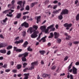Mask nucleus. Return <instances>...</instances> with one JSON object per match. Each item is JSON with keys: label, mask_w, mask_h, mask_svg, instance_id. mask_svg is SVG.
<instances>
[{"label": "nucleus", "mask_w": 79, "mask_h": 79, "mask_svg": "<svg viewBox=\"0 0 79 79\" xmlns=\"http://www.w3.org/2000/svg\"><path fill=\"white\" fill-rule=\"evenodd\" d=\"M39 33V31H34L32 34H31V37L32 38V39L36 38V37L38 36V35L37 34Z\"/></svg>", "instance_id": "obj_1"}, {"label": "nucleus", "mask_w": 79, "mask_h": 79, "mask_svg": "<svg viewBox=\"0 0 79 79\" xmlns=\"http://www.w3.org/2000/svg\"><path fill=\"white\" fill-rule=\"evenodd\" d=\"M72 25H73L71 23L68 24V23H65L63 25V26L65 27H66V29L67 30H69V28L72 26Z\"/></svg>", "instance_id": "obj_2"}, {"label": "nucleus", "mask_w": 79, "mask_h": 79, "mask_svg": "<svg viewBox=\"0 0 79 79\" xmlns=\"http://www.w3.org/2000/svg\"><path fill=\"white\" fill-rule=\"evenodd\" d=\"M69 13V10L66 9H63L60 13V15H68Z\"/></svg>", "instance_id": "obj_3"}, {"label": "nucleus", "mask_w": 79, "mask_h": 79, "mask_svg": "<svg viewBox=\"0 0 79 79\" xmlns=\"http://www.w3.org/2000/svg\"><path fill=\"white\" fill-rule=\"evenodd\" d=\"M31 68H30V70H32V69H34V66L35 65L37 64V62L35 61L31 63Z\"/></svg>", "instance_id": "obj_4"}, {"label": "nucleus", "mask_w": 79, "mask_h": 79, "mask_svg": "<svg viewBox=\"0 0 79 79\" xmlns=\"http://www.w3.org/2000/svg\"><path fill=\"white\" fill-rule=\"evenodd\" d=\"M21 26L22 27L24 26L26 28L29 27V24L28 23H26V22H24L23 23L21 24Z\"/></svg>", "instance_id": "obj_5"}, {"label": "nucleus", "mask_w": 79, "mask_h": 79, "mask_svg": "<svg viewBox=\"0 0 79 79\" xmlns=\"http://www.w3.org/2000/svg\"><path fill=\"white\" fill-rule=\"evenodd\" d=\"M7 44L5 43H1L0 44V48H3L7 47Z\"/></svg>", "instance_id": "obj_6"}, {"label": "nucleus", "mask_w": 79, "mask_h": 79, "mask_svg": "<svg viewBox=\"0 0 79 79\" xmlns=\"http://www.w3.org/2000/svg\"><path fill=\"white\" fill-rule=\"evenodd\" d=\"M77 69H76L74 66L73 67V72L74 74H76L77 73Z\"/></svg>", "instance_id": "obj_7"}, {"label": "nucleus", "mask_w": 79, "mask_h": 79, "mask_svg": "<svg viewBox=\"0 0 79 79\" xmlns=\"http://www.w3.org/2000/svg\"><path fill=\"white\" fill-rule=\"evenodd\" d=\"M54 35L55 39H58V37L60 36V34L59 33H57L56 32H54Z\"/></svg>", "instance_id": "obj_8"}, {"label": "nucleus", "mask_w": 79, "mask_h": 79, "mask_svg": "<svg viewBox=\"0 0 79 79\" xmlns=\"http://www.w3.org/2000/svg\"><path fill=\"white\" fill-rule=\"evenodd\" d=\"M53 27V25H51L50 26L48 27V29H51L52 31H55V28L54 27Z\"/></svg>", "instance_id": "obj_9"}, {"label": "nucleus", "mask_w": 79, "mask_h": 79, "mask_svg": "<svg viewBox=\"0 0 79 79\" xmlns=\"http://www.w3.org/2000/svg\"><path fill=\"white\" fill-rule=\"evenodd\" d=\"M61 11V9H58L57 10L53 11V14H58V13H59Z\"/></svg>", "instance_id": "obj_10"}, {"label": "nucleus", "mask_w": 79, "mask_h": 79, "mask_svg": "<svg viewBox=\"0 0 79 79\" xmlns=\"http://www.w3.org/2000/svg\"><path fill=\"white\" fill-rule=\"evenodd\" d=\"M28 44L29 43H28V42L27 41H26L23 43V45L22 46L23 47L26 48Z\"/></svg>", "instance_id": "obj_11"}, {"label": "nucleus", "mask_w": 79, "mask_h": 79, "mask_svg": "<svg viewBox=\"0 0 79 79\" xmlns=\"http://www.w3.org/2000/svg\"><path fill=\"white\" fill-rule=\"evenodd\" d=\"M47 38V36H45L42 37L41 38V40H42V42L44 43V42H46V39Z\"/></svg>", "instance_id": "obj_12"}, {"label": "nucleus", "mask_w": 79, "mask_h": 79, "mask_svg": "<svg viewBox=\"0 0 79 79\" xmlns=\"http://www.w3.org/2000/svg\"><path fill=\"white\" fill-rule=\"evenodd\" d=\"M29 75V74L28 73H25L24 74V76H25V77H24L23 79H27L28 78V76Z\"/></svg>", "instance_id": "obj_13"}, {"label": "nucleus", "mask_w": 79, "mask_h": 79, "mask_svg": "<svg viewBox=\"0 0 79 79\" xmlns=\"http://www.w3.org/2000/svg\"><path fill=\"white\" fill-rule=\"evenodd\" d=\"M29 29L30 31V32L31 33H32L33 32H35V31H34V30H33V28L32 27H30L29 28Z\"/></svg>", "instance_id": "obj_14"}, {"label": "nucleus", "mask_w": 79, "mask_h": 79, "mask_svg": "<svg viewBox=\"0 0 79 79\" xmlns=\"http://www.w3.org/2000/svg\"><path fill=\"white\" fill-rule=\"evenodd\" d=\"M22 3H23V1H20L18 2H17L18 5H19L20 7H22Z\"/></svg>", "instance_id": "obj_15"}, {"label": "nucleus", "mask_w": 79, "mask_h": 79, "mask_svg": "<svg viewBox=\"0 0 79 79\" xmlns=\"http://www.w3.org/2000/svg\"><path fill=\"white\" fill-rule=\"evenodd\" d=\"M36 4H37V2H35L32 3L31 5V8H32L34 6H35V5H36Z\"/></svg>", "instance_id": "obj_16"}, {"label": "nucleus", "mask_w": 79, "mask_h": 79, "mask_svg": "<svg viewBox=\"0 0 79 79\" xmlns=\"http://www.w3.org/2000/svg\"><path fill=\"white\" fill-rule=\"evenodd\" d=\"M40 29L41 30H42V31H43H43H45V29H46V26H41L40 27Z\"/></svg>", "instance_id": "obj_17"}, {"label": "nucleus", "mask_w": 79, "mask_h": 79, "mask_svg": "<svg viewBox=\"0 0 79 79\" xmlns=\"http://www.w3.org/2000/svg\"><path fill=\"white\" fill-rule=\"evenodd\" d=\"M41 18V16H39L37 17V18L36 19L37 23H39V21H40V19Z\"/></svg>", "instance_id": "obj_18"}, {"label": "nucleus", "mask_w": 79, "mask_h": 79, "mask_svg": "<svg viewBox=\"0 0 79 79\" xmlns=\"http://www.w3.org/2000/svg\"><path fill=\"white\" fill-rule=\"evenodd\" d=\"M21 15L22 14L21 13L18 14L16 15L17 18H18V19H19V18H21Z\"/></svg>", "instance_id": "obj_19"}, {"label": "nucleus", "mask_w": 79, "mask_h": 79, "mask_svg": "<svg viewBox=\"0 0 79 79\" xmlns=\"http://www.w3.org/2000/svg\"><path fill=\"white\" fill-rule=\"evenodd\" d=\"M39 52L41 54V55H44V54L45 53V51L44 50L40 51H39Z\"/></svg>", "instance_id": "obj_20"}, {"label": "nucleus", "mask_w": 79, "mask_h": 79, "mask_svg": "<svg viewBox=\"0 0 79 79\" xmlns=\"http://www.w3.org/2000/svg\"><path fill=\"white\" fill-rule=\"evenodd\" d=\"M12 5L10 4H8L7 6V7L9 8H10V9H14V7Z\"/></svg>", "instance_id": "obj_21"}, {"label": "nucleus", "mask_w": 79, "mask_h": 79, "mask_svg": "<svg viewBox=\"0 0 79 79\" xmlns=\"http://www.w3.org/2000/svg\"><path fill=\"white\" fill-rule=\"evenodd\" d=\"M33 29H35V30H34V31H35H35H36V30H37L38 28V27H37L36 25H34L33 26Z\"/></svg>", "instance_id": "obj_22"}, {"label": "nucleus", "mask_w": 79, "mask_h": 79, "mask_svg": "<svg viewBox=\"0 0 79 79\" xmlns=\"http://www.w3.org/2000/svg\"><path fill=\"white\" fill-rule=\"evenodd\" d=\"M29 53L28 52H25V53H23V56L24 57H26V56H28V54Z\"/></svg>", "instance_id": "obj_23"}, {"label": "nucleus", "mask_w": 79, "mask_h": 79, "mask_svg": "<svg viewBox=\"0 0 79 79\" xmlns=\"http://www.w3.org/2000/svg\"><path fill=\"white\" fill-rule=\"evenodd\" d=\"M42 76L43 77L45 78L47 77H48V76H49V75L44 73L43 74Z\"/></svg>", "instance_id": "obj_24"}, {"label": "nucleus", "mask_w": 79, "mask_h": 79, "mask_svg": "<svg viewBox=\"0 0 79 79\" xmlns=\"http://www.w3.org/2000/svg\"><path fill=\"white\" fill-rule=\"evenodd\" d=\"M22 67V65H21L20 64H19L17 65V68L18 69H21Z\"/></svg>", "instance_id": "obj_25"}, {"label": "nucleus", "mask_w": 79, "mask_h": 79, "mask_svg": "<svg viewBox=\"0 0 79 79\" xmlns=\"http://www.w3.org/2000/svg\"><path fill=\"white\" fill-rule=\"evenodd\" d=\"M58 18L60 20H61L63 19V15H61L58 16Z\"/></svg>", "instance_id": "obj_26"}, {"label": "nucleus", "mask_w": 79, "mask_h": 79, "mask_svg": "<svg viewBox=\"0 0 79 79\" xmlns=\"http://www.w3.org/2000/svg\"><path fill=\"white\" fill-rule=\"evenodd\" d=\"M0 52L1 53H6V51L5 50H0Z\"/></svg>", "instance_id": "obj_27"}, {"label": "nucleus", "mask_w": 79, "mask_h": 79, "mask_svg": "<svg viewBox=\"0 0 79 79\" xmlns=\"http://www.w3.org/2000/svg\"><path fill=\"white\" fill-rule=\"evenodd\" d=\"M50 36H49L48 37V38H52L53 37V33L51 32L50 33Z\"/></svg>", "instance_id": "obj_28"}, {"label": "nucleus", "mask_w": 79, "mask_h": 79, "mask_svg": "<svg viewBox=\"0 0 79 79\" xmlns=\"http://www.w3.org/2000/svg\"><path fill=\"white\" fill-rule=\"evenodd\" d=\"M30 68H26L24 69H23V71L24 72V73H25V72H26L27 70H30Z\"/></svg>", "instance_id": "obj_29"}, {"label": "nucleus", "mask_w": 79, "mask_h": 79, "mask_svg": "<svg viewBox=\"0 0 79 79\" xmlns=\"http://www.w3.org/2000/svg\"><path fill=\"white\" fill-rule=\"evenodd\" d=\"M13 48V47L11 45H9L8 47H7L6 49L7 50H10V49H11Z\"/></svg>", "instance_id": "obj_30"}, {"label": "nucleus", "mask_w": 79, "mask_h": 79, "mask_svg": "<svg viewBox=\"0 0 79 79\" xmlns=\"http://www.w3.org/2000/svg\"><path fill=\"white\" fill-rule=\"evenodd\" d=\"M27 50L29 52H32V49L31 48V47L30 46H29L27 48Z\"/></svg>", "instance_id": "obj_31"}, {"label": "nucleus", "mask_w": 79, "mask_h": 79, "mask_svg": "<svg viewBox=\"0 0 79 79\" xmlns=\"http://www.w3.org/2000/svg\"><path fill=\"white\" fill-rule=\"evenodd\" d=\"M22 61H26V58L25 57H23L22 58Z\"/></svg>", "instance_id": "obj_32"}, {"label": "nucleus", "mask_w": 79, "mask_h": 79, "mask_svg": "<svg viewBox=\"0 0 79 79\" xmlns=\"http://www.w3.org/2000/svg\"><path fill=\"white\" fill-rule=\"evenodd\" d=\"M23 51V49H17L16 52H21Z\"/></svg>", "instance_id": "obj_33"}, {"label": "nucleus", "mask_w": 79, "mask_h": 79, "mask_svg": "<svg viewBox=\"0 0 79 79\" xmlns=\"http://www.w3.org/2000/svg\"><path fill=\"white\" fill-rule=\"evenodd\" d=\"M76 18V21H78L79 20V14H77Z\"/></svg>", "instance_id": "obj_34"}, {"label": "nucleus", "mask_w": 79, "mask_h": 79, "mask_svg": "<svg viewBox=\"0 0 79 79\" xmlns=\"http://www.w3.org/2000/svg\"><path fill=\"white\" fill-rule=\"evenodd\" d=\"M25 10H27V11H29L30 10L29 6H27L25 8Z\"/></svg>", "instance_id": "obj_35"}, {"label": "nucleus", "mask_w": 79, "mask_h": 79, "mask_svg": "<svg viewBox=\"0 0 79 79\" xmlns=\"http://www.w3.org/2000/svg\"><path fill=\"white\" fill-rule=\"evenodd\" d=\"M7 20H8V18H6L4 19L2 21H3L4 23H6V21H7Z\"/></svg>", "instance_id": "obj_36"}, {"label": "nucleus", "mask_w": 79, "mask_h": 79, "mask_svg": "<svg viewBox=\"0 0 79 79\" xmlns=\"http://www.w3.org/2000/svg\"><path fill=\"white\" fill-rule=\"evenodd\" d=\"M8 11H9L8 10H5L2 12V13H3V14H6V13H8Z\"/></svg>", "instance_id": "obj_37"}, {"label": "nucleus", "mask_w": 79, "mask_h": 79, "mask_svg": "<svg viewBox=\"0 0 79 79\" xmlns=\"http://www.w3.org/2000/svg\"><path fill=\"white\" fill-rule=\"evenodd\" d=\"M61 41V40L60 39H57V42L58 44H60V42Z\"/></svg>", "instance_id": "obj_38"}, {"label": "nucleus", "mask_w": 79, "mask_h": 79, "mask_svg": "<svg viewBox=\"0 0 79 79\" xmlns=\"http://www.w3.org/2000/svg\"><path fill=\"white\" fill-rule=\"evenodd\" d=\"M73 63L72 62L69 65V66L68 70H69V69H70L71 68V66H72V64H73Z\"/></svg>", "instance_id": "obj_39"}, {"label": "nucleus", "mask_w": 79, "mask_h": 79, "mask_svg": "<svg viewBox=\"0 0 79 79\" xmlns=\"http://www.w3.org/2000/svg\"><path fill=\"white\" fill-rule=\"evenodd\" d=\"M26 65H27V64L26 62L24 63L23 64V68H26Z\"/></svg>", "instance_id": "obj_40"}, {"label": "nucleus", "mask_w": 79, "mask_h": 79, "mask_svg": "<svg viewBox=\"0 0 79 79\" xmlns=\"http://www.w3.org/2000/svg\"><path fill=\"white\" fill-rule=\"evenodd\" d=\"M26 31H23V32H22V34H23L22 35L23 37H25L26 36Z\"/></svg>", "instance_id": "obj_41"}, {"label": "nucleus", "mask_w": 79, "mask_h": 79, "mask_svg": "<svg viewBox=\"0 0 79 79\" xmlns=\"http://www.w3.org/2000/svg\"><path fill=\"white\" fill-rule=\"evenodd\" d=\"M56 66L55 65H54L51 68V69H52V70H54L56 69Z\"/></svg>", "instance_id": "obj_42"}, {"label": "nucleus", "mask_w": 79, "mask_h": 79, "mask_svg": "<svg viewBox=\"0 0 79 79\" xmlns=\"http://www.w3.org/2000/svg\"><path fill=\"white\" fill-rule=\"evenodd\" d=\"M12 5H14L15 3V0H13L11 2Z\"/></svg>", "instance_id": "obj_43"}, {"label": "nucleus", "mask_w": 79, "mask_h": 79, "mask_svg": "<svg viewBox=\"0 0 79 79\" xmlns=\"http://www.w3.org/2000/svg\"><path fill=\"white\" fill-rule=\"evenodd\" d=\"M73 44H75V45L76 44H79V41H73Z\"/></svg>", "instance_id": "obj_44"}, {"label": "nucleus", "mask_w": 79, "mask_h": 79, "mask_svg": "<svg viewBox=\"0 0 79 79\" xmlns=\"http://www.w3.org/2000/svg\"><path fill=\"white\" fill-rule=\"evenodd\" d=\"M68 37H66L65 38L66 40H69L70 38H71V37L70 36H68Z\"/></svg>", "instance_id": "obj_45"}, {"label": "nucleus", "mask_w": 79, "mask_h": 79, "mask_svg": "<svg viewBox=\"0 0 79 79\" xmlns=\"http://www.w3.org/2000/svg\"><path fill=\"white\" fill-rule=\"evenodd\" d=\"M11 54V51H8L6 53V54L7 55H10Z\"/></svg>", "instance_id": "obj_46"}, {"label": "nucleus", "mask_w": 79, "mask_h": 79, "mask_svg": "<svg viewBox=\"0 0 79 79\" xmlns=\"http://www.w3.org/2000/svg\"><path fill=\"white\" fill-rule=\"evenodd\" d=\"M7 66V64H5L3 66H2V68H6Z\"/></svg>", "instance_id": "obj_47"}, {"label": "nucleus", "mask_w": 79, "mask_h": 79, "mask_svg": "<svg viewBox=\"0 0 79 79\" xmlns=\"http://www.w3.org/2000/svg\"><path fill=\"white\" fill-rule=\"evenodd\" d=\"M14 44H18L19 43V41H16L15 42H14Z\"/></svg>", "instance_id": "obj_48"}, {"label": "nucleus", "mask_w": 79, "mask_h": 79, "mask_svg": "<svg viewBox=\"0 0 79 79\" xmlns=\"http://www.w3.org/2000/svg\"><path fill=\"white\" fill-rule=\"evenodd\" d=\"M10 71H11V70L10 69H6L5 70V72H6V73H9Z\"/></svg>", "instance_id": "obj_49"}, {"label": "nucleus", "mask_w": 79, "mask_h": 79, "mask_svg": "<svg viewBox=\"0 0 79 79\" xmlns=\"http://www.w3.org/2000/svg\"><path fill=\"white\" fill-rule=\"evenodd\" d=\"M68 56H66L65 57V58L64 59V61H66V60H68Z\"/></svg>", "instance_id": "obj_50"}, {"label": "nucleus", "mask_w": 79, "mask_h": 79, "mask_svg": "<svg viewBox=\"0 0 79 79\" xmlns=\"http://www.w3.org/2000/svg\"><path fill=\"white\" fill-rule=\"evenodd\" d=\"M18 57H19V58H20L21 57H23V55L22 54H19L18 56Z\"/></svg>", "instance_id": "obj_51"}, {"label": "nucleus", "mask_w": 79, "mask_h": 79, "mask_svg": "<svg viewBox=\"0 0 79 79\" xmlns=\"http://www.w3.org/2000/svg\"><path fill=\"white\" fill-rule=\"evenodd\" d=\"M12 72H13L14 73H17V70L15 69H14L12 71Z\"/></svg>", "instance_id": "obj_52"}, {"label": "nucleus", "mask_w": 79, "mask_h": 79, "mask_svg": "<svg viewBox=\"0 0 79 79\" xmlns=\"http://www.w3.org/2000/svg\"><path fill=\"white\" fill-rule=\"evenodd\" d=\"M0 38H1V39H4V37H3V35L2 34L0 35Z\"/></svg>", "instance_id": "obj_53"}, {"label": "nucleus", "mask_w": 79, "mask_h": 79, "mask_svg": "<svg viewBox=\"0 0 79 79\" xmlns=\"http://www.w3.org/2000/svg\"><path fill=\"white\" fill-rule=\"evenodd\" d=\"M28 13H29V12L28 11L25 12L23 13V15H26V14H28Z\"/></svg>", "instance_id": "obj_54"}, {"label": "nucleus", "mask_w": 79, "mask_h": 79, "mask_svg": "<svg viewBox=\"0 0 79 79\" xmlns=\"http://www.w3.org/2000/svg\"><path fill=\"white\" fill-rule=\"evenodd\" d=\"M48 8H52L53 6H52L51 5H49L48 6Z\"/></svg>", "instance_id": "obj_55"}, {"label": "nucleus", "mask_w": 79, "mask_h": 79, "mask_svg": "<svg viewBox=\"0 0 79 79\" xmlns=\"http://www.w3.org/2000/svg\"><path fill=\"white\" fill-rule=\"evenodd\" d=\"M14 62L12 61L10 62V64L11 65H12V66H13L14 65Z\"/></svg>", "instance_id": "obj_56"}, {"label": "nucleus", "mask_w": 79, "mask_h": 79, "mask_svg": "<svg viewBox=\"0 0 79 79\" xmlns=\"http://www.w3.org/2000/svg\"><path fill=\"white\" fill-rule=\"evenodd\" d=\"M59 69H60V67H58V68L56 70V73H59L60 71H59Z\"/></svg>", "instance_id": "obj_57"}, {"label": "nucleus", "mask_w": 79, "mask_h": 79, "mask_svg": "<svg viewBox=\"0 0 79 79\" xmlns=\"http://www.w3.org/2000/svg\"><path fill=\"white\" fill-rule=\"evenodd\" d=\"M22 3H23V7H24V5H25V3H26V1H24L23 2H22Z\"/></svg>", "instance_id": "obj_58"}, {"label": "nucleus", "mask_w": 79, "mask_h": 79, "mask_svg": "<svg viewBox=\"0 0 79 79\" xmlns=\"http://www.w3.org/2000/svg\"><path fill=\"white\" fill-rule=\"evenodd\" d=\"M57 6H58L57 5L54 6L53 7V9H56L57 8Z\"/></svg>", "instance_id": "obj_59"}, {"label": "nucleus", "mask_w": 79, "mask_h": 79, "mask_svg": "<svg viewBox=\"0 0 79 79\" xmlns=\"http://www.w3.org/2000/svg\"><path fill=\"white\" fill-rule=\"evenodd\" d=\"M19 43L20 44V43H23V42H24V40H23L22 39L21 40H20V41H19Z\"/></svg>", "instance_id": "obj_60"}, {"label": "nucleus", "mask_w": 79, "mask_h": 79, "mask_svg": "<svg viewBox=\"0 0 79 79\" xmlns=\"http://www.w3.org/2000/svg\"><path fill=\"white\" fill-rule=\"evenodd\" d=\"M68 45H69V47H71V46H72V43L69 42L68 44Z\"/></svg>", "instance_id": "obj_61"}, {"label": "nucleus", "mask_w": 79, "mask_h": 79, "mask_svg": "<svg viewBox=\"0 0 79 79\" xmlns=\"http://www.w3.org/2000/svg\"><path fill=\"white\" fill-rule=\"evenodd\" d=\"M75 65H76V66H78V65H79V61L75 63Z\"/></svg>", "instance_id": "obj_62"}, {"label": "nucleus", "mask_w": 79, "mask_h": 79, "mask_svg": "<svg viewBox=\"0 0 79 79\" xmlns=\"http://www.w3.org/2000/svg\"><path fill=\"white\" fill-rule=\"evenodd\" d=\"M23 19H24V20H25L26 19V16L25 15L23 17Z\"/></svg>", "instance_id": "obj_63"}, {"label": "nucleus", "mask_w": 79, "mask_h": 79, "mask_svg": "<svg viewBox=\"0 0 79 79\" xmlns=\"http://www.w3.org/2000/svg\"><path fill=\"white\" fill-rule=\"evenodd\" d=\"M48 29L47 28L46 30H45V33H47V32H48Z\"/></svg>", "instance_id": "obj_64"}]
</instances>
